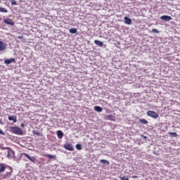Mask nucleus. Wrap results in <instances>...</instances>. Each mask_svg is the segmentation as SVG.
<instances>
[{"instance_id":"nucleus-1","label":"nucleus","mask_w":180,"mask_h":180,"mask_svg":"<svg viewBox=\"0 0 180 180\" xmlns=\"http://www.w3.org/2000/svg\"><path fill=\"white\" fill-rule=\"evenodd\" d=\"M10 130L11 133L17 134L18 136H23V130L18 127H11Z\"/></svg>"},{"instance_id":"nucleus-2","label":"nucleus","mask_w":180,"mask_h":180,"mask_svg":"<svg viewBox=\"0 0 180 180\" xmlns=\"http://www.w3.org/2000/svg\"><path fill=\"white\" fill-rule=\"evenodd\" d=\"M4 150H8L7 153V158H13L15 153L13 152V150H12V149H11V148H4Z\"/></svg>"},{"instance_id":"nucleus-3","label":"nucleus","mask_w":180,"mask_h":180,"mask_svg":"<svg viewBox=\"0 0 180 180\" xmlns=\"http://www.w3.org/2000/svg\"><path fill=\"white\" fill-rule=\"evenodd\" d=\"M147 115L153 117V119H158V114L155 111L148 110L147 112Z\"/></svg>"},{"instance_id":"nucleus-4","label":"nucleus","mask_w":180,"mask_h":180,"mask_svg":"<svg viewBox=\"0 0 180 180\" xmlns=\"http://www.w3.org/2000/svg\"><path fill=\"white\" fill-rule=\"evenodd\" d=\"M22 155L26 157L30 161H32V162H36V158L34 156H30L29 154L25 153H22Z\"/></svg>"},{"instance_id":"nucleus-5","label":"nucleus","mask_w":180,"mask_h":180,"mask_svg":"<svg viewBox=\"0 0 180 180\" xmlns=\"http://www.w3.org/2000/svg\"><path fill=\"white\" fill-rule=\"evenodd\" d=\"M63 147L65 150H68V151H74V146H72L71 143H66Z\"/></svg>"},{"instance_id":"nucleus-6","label":"nucleus","mask_w":180,"mask_h":180,"mask_svg":"<svg viewBox=\"0 0 180 180\" xmlns=\"http://www.w3.org/2000/svg\"><path fill=\"white\" fill-rule=\"evenodd\" d=\"M4 22L6 25H10L11 26H13L15 25V22H13L11 18L4 19Z\"/></svg>"},{"instance_id":"nucleus-7","label":"nucleus","mask_w":180,"mask_h":180,"mask_svg":"<svg viewBox=\"0 0 180 180\" xmlns=\"http://www.w3.org/2000/svg\"><path fill=\"white\" fill-rule=\"evenodd\" d=\"M162 20H165V22H169V20H172V17L169 15H162L160 17Z\"/></svg>"},{"instance_id":"nucleus-8","label":"nucleus","mask_w":180,"mask_h":180,"mask_svg":"<svg viewBox=\"0 0 180 180\" xmlns=\"http://www.w3.org/2000/svg\"><path fill=\"white\" fill-rule=\"evenodd\" d=\"M6 43L0 41V51H4V50H6Z\"/></svg>"},{"instance_id":"nucleus-9","label":"nucleus","mask_w":180,"mask_h":180,"mask_svg":"<svg viewBox=\"0 0 180 180\" xmlns=\"http://www.w3.org/2000/svg\"><path fill=\"white\" fill-rule=\"evenodd\" d=\"M8 120H10L11 122H13L14 123H16L18 122V120L16 119L15 115L9 116Z\"/></svg>"},{"instance_id":"nucleus-10","label":"nucleus","mask_w":180,"mask_h":180,"mask_svg":"<svg viewBox=\"0 0 180 180\" xmlns=\"http://www.w3.org/2000/svg\"><path fill=\"white\" fill-rule=\"evenodd\" d=\"M124 19L125 25H131V19L129 18L128 17H124Z\"/></svg>"},{"instance_id":"nucleus-11","label":"nucleus","mask_w":180,"mask_h":180,"mask_svg":"<svg viewBox=\"0 0 180 180\" xmlns=\"http://www.w3.org/2000/svg\"><path fill=\"white\" fill-rule=\"evenodd\" d=\"M57 136L58 139H63V137H64V133H63L62 131H57Z\"/></svg>"},{"instance_id":"nucleus-12","label":"nucleus","mask_w":180,"mask_h":180,"mask_svg":"<svg viewBox=\"0 0 180 180\" xmlns=\"http://www.w3.org/2000/svg\"><path fill=\"white\" fill-rule=\"evenodd\" d=\"M4 63L5 64H12V63H15V58L5 60Z\"/></svg>"},{"instance_id":"nucleus-13","label":"nucleus","mask_w":180,"mask_h":180,"mask_svg":"<svg viewBox=\"0 0 180 180\" xmlns=\"http://www.w3.org/2000/svg\"><path fill=\"white\" fill-rule=\"evenodd\" d=\"M5 169H6V167H5V165L0 164V174L2 172H5Z\"/></svg>"},{"instance_id":"nucleus-14","label":"nucleus","mask_w":180,"mask_h":180,"mask_svg":"<svg viewBox=\"0 0 180 180\" xmlns=\"http://www.w3.org/2000/svg\"><path fill=\"white\" fill-rule=\"evenodd\" d=\"M94 43H95V44H96V46H99V47L103 46V43L99 40H95Z\"/></svg>"},{"instance_id":"nucleus-15","label":"nucleus","mask_w":180,"mask_h":180,"mask_svg":"<svg viewBox=\"0 0 180 180\" xmlns=\"http://www.w3.org/2000/svg\"><path fill=\"white\" fill-rule=\"evenodd\" d=\"M94 110H96V112H101L102 110H103V109L101 106H95Z\"/></svg>"},{"instance_id":"nucleus-16","label":"nucleus","mask_w":180,"mask_h":180,"mask_svg":"<svg viewBox=\"0 0 180 180\" xmlns=\"http://www.w3.org/2000/svg\"><path fill=\"white\" fill-rule=\"evenodd\" d=\"M33 134H34L35 136H39V137H41V136H43L41 134V133H40V131H37V130H34L32 131Z\"/></svg>"},{"instance_id":"nucleus-17","label":"nucleus","mask_w":180,"mask_h":180,"mask_svg":"<svg viewBox=\"0 0 180 180\" xmlns=\"http://www.w3.org/2000/svg\"><path fill=\"white\" fill-rule=\"evenodd\" d=\"M139 122L141 123V124H148V121H147L146 119H140Z\"/></svg>"},{"instance_id":"nucleus-18","label":"nucleus","mask_w":180,"mask_h":180,"mask_svg":"<svg viewBox=\"0 0 180 180\" xmlns=\"http://www.w3.org/2000/svg\"><path fill=\"white\" fill-rule=\"evenodd\" d=\"M105 119H107V120H113V119H115V117L112 115H109L105 116Z\"/></svg>"},{"instance_id":"nucleus-19","label":"nucleus","mask_w":180,"mask_h":180,"mask_svg":"<svg viewBox=\"0 0 180 180\" xmlns=\"http://www.w3.org/2000/svg\"><path fill=\"white\" fill-rule=\"evenodd\" d=\"M70 33H72V34H75V33H77V28H72L70 30H69Z\"/></svg>"},{"instance_id":"nucleus-20","label":"nucleus","mask_w":180,"mask_h":180,"mask_svg":"<svg viewBox=\"0 0 180 180\" xmlns=\"http://www.w3.org/2000/svg\"><path fill=\"white\" fill-rule=\"evenodd\" d=\"M0 12L3 13H8V11L4 7H0Z\"/></svg>"},{"instance_id":"nucleus-21","label":"nucleus","mask_w":180,"mask_h":180,"mask_svg":"<svg viewBox=\"0 0 180 180\" xmlns=\"http://www.w3.org/2000/svg\"><path fill=\"white\" fill-rule=\"evenodd\" d=\"M8 172H7V175H11V174L12 172H13V169L11 167H9V166H8Z\"/></svg>"},{"instance_id":"nucleus-22","label":"nucleus","mask_w":180,"mask_h":180,"mask_svg":"<svg viewBox=\"0 0 180 180\" xmlns=\"http://www.w3.org/2000/svg\"><path fill=\"white\" fill-rule=\"evenodd\" d=\"M45 157H48V158H50L51 160H53V158H56V156L53 155H45Z\"/></svg>"},{"instance_id":"nucleus-23","label":"nucleus","mask_w":180,"mask_h":180,"mask_svg":"<svg viewBox=\"0 0 180 180\" xmlns=\"http://www.w3.org/2000/svg\"><path fill=\"white\" fill-rule=\"evenodd\" d=\"M100 162H102V164H107V165H109V161L106 160H101Z\"/></svg>"},{"instance_id":"nucleus-24","label":"nucleus","mask_w":180,"mask_h":180,"mask_svg":"<svg viewBox=\"0 0 180 180\" xmlns=\"http://www.w3.org/2000/svg\"><path fill=\"white\" fill-rule=\"evenodd\" d=\"M169 134L170 136H173L174 137H177L178 134H176V132H169Z\"/></svg>"},{"instance_id":"nucleus-25","label":"nucleus","mask_w":180,"mask_h":180,"mask_svg":"<svg viewBox=\"0 0 180 180\" xmlns=\"http://www.w3.org/2000/svg\"><path fill=\"white\" fill-rule=\"evenodd\" d=\"M77 150H82V145L81 144H77L76 145Z\"/></svg>"},{"instance_id":"nucleus-26","label":"nucleus","mask_w":180,"mask_h":180,"mask_svg":"<svg viewBox=\"0 0 180 180\" xmlns=\"http://www.w3.org/2000/svg\"><path fill=\"white\" fill-rule=\"evenodd\" d=\"M120 179L121 180H129V177H127V176H120Z\"/></svg>"},{"instance_id":"nucleus-27","label":"nucleus","mask_w":180,"mask_h":180,"mask_svg":"<svg viewBox=\"0 0 180 180\" xmlns=\"http://www.w3.org/2000/svg\"><path fill=\"white\" fill-rule=\"evenodd\" d=\"M152 32L153 33H160V31H158L157 29H153Z\"/></svg>"},{"instance_id":"nucleus-28","label":"nucleus","mask_w":180,"mask_h":180,"mask_svg":"<svg viewBox=\"0 0 180 180\" xmlns=\"http://www.w3.org/2000/svg\"><path fill=\"white\" fill-rule=\"evenodd\" d=\"M11 5H17L16 1L15 0H11Z\"/></svg>"},{"instance_id":"nucleus-29","label":"nucleus","mask_w":180,"mask_h":180,"mask_svg":"<svg viewBox=\"0 0 180 180\" xmlns=\"http://www.w3.org/2000/svg\"><path fill=\"white\" fill-rule=\"evenodd\" d=\"M0 134H1L2 136H5V132L0 129Z\"/></svg>"},{"instance_id":"nucleus-30","label":"nucleus","mask_w":180,"mask_h":180,"mask_svg":"<svg viewBox=\"0 0 180 180\" xmlns=\"http://www.w3.org/2000/svg\"><path fill=\"white\" fill-rule=\"evenodd\" d=\"M17 39H23V36H18V37H17Z\"/></svg>"},{"instance_id":"nucleus-31","label":"nucleus","mask_w":180,"mask_h":180,"mask_svg":"<svg viewBox=\"0 0 180 180\" xmlns=\"http://www.w3.org/2000/svg\"><path fill=\"white\" fill-rule=\"evenodd\" d=\"M132 178L136 179V178H139V176H132Z\"/></svg>"},{"instance_id":"nucleus-32","label":"nucleus","mask_w":180,"mask_h":180,"mask_svg":"<svg viewBox=\"0 0 180 180\" xmlns=\"http://www.w3.org/2000/svg\"><path fill=\"white\" fill-rule=\"evenodd\" d=\"M143 139H147V136H142Z\"/></svg>"},{"instance_id":"nucleus-33","label":"nucleus","mask_w":180,"mask_h":180,"mask_svg":"<svg viewBox=\"0 0 180 180\" xmlns=\"http://www.w3.org/2000/svg\"><path fill=\"white\" fill-rule=\"evenodd\" d=\"M1 120H0V123H1Z\"/></svg>"}]
</instances>
